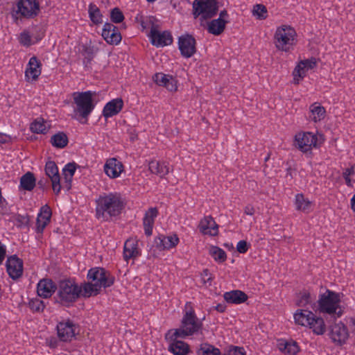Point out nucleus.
Listing matches in <instances>:
<instances>
[{
	"label": "nucleus",
	"instance_id": "obj_20",
	"mask_svg": "<svg viewBox=\"0 0 355 355\" xmlns=\"http://www.w3.org/2000/svg\"><path fill=\"white\" fill-rule=\"evenodd\" d=\"M124 170L123 163L115 157L107 159L104 165V172L110 178H119Z\"/></svg>",
	"mask_w": 355,
	"mask_h": 355
},
{
	"label": "nucleus",
	"instance_id": "obj_22",
	"mask_svg": "<svg viewBox=\"0 0 355 355\" xmlns=\"http://www.w3.org/2000/svg\"><path fill=\"white\" fill-rule=\"evenodd\" d=\"M198 228L200 232L205 235L215 236L218 234V225L211 216H205L202 218Z\"/></svg>",
	"mask_w": 355,
	"mask_h": 355
},
{
	"label": "nucleus",
	"instance_id": "obj_60",
	"mask_svg": "<svg viewBox=\"0 0 355 355\" xmlns=\"http://www.w3.org/2000/svg\"><path fill=\"white\" fill-rule=\"evenodd\" d=\"M218 19H220L223 21H226V24L229 23V15L226 10H221L219 13V17Z\"/></svg>",
	"mask_w": 355,
	"mask_h": 355
},
{
	"label": "nucleus",
	"instance_id": "obj_24",
	"mask_svg": "<svg viewBox=\"0 0 355 355\" xmlns=\"http://www.w3.org/2000/svg\"><path fill=\"white\" fill-rule=\"evenodd\" d=\"M169 335L171 343L168 347V350L174 355H187L189 352V346L187 343L178 340V338H173V331L171 330L166 336Z\"/></svg>",
	"mask_w": 355,
	"mask_h": 355
},
{
	"label": "nucleus",
	"instance_id": "obj_2",
	"mask_svg": "<svg viewBox=\"0 0 355 355\" xmlns=\"http://www.w3.org/2000/svg\"><path fill=\"white\" fill-rule=\"evenodd\" d=\"M87 278L88 282L83 284L84 297H89L98 295L102 288H106L112 286L115 277L103 268L95 267L88 270Z\"/></svg>",
	"mask_w": 355,
	"mask_h": 355
},
{
	"label": "nucleus",
	"instance_id": "obj_16",
	"mask_svg": "<svg viewBox=\"0 0 355 355\" xmlns=\"http://www.w3.org/2000/svg\"><path fill=\"white\" fill-rule=\"evenodd\" d=\"M329 336L334 343L342 345L349 338L348 329L341 322L335 323L331 326Z\"/></svg>",
	"mask_w": 355,
	"mask_h": 355
},
{
	"label": "nucleus",
	"instance_id": "obj_46",
	"mask_svg": "<svg viewBox=\"0 0 355 355\" xmlns=\"http://www.w3.org/2000/svg\"><path fill=\"white\" fill-rule=\"evenodd\" d=\"M252 12L259 19H265L267 17L266 7L262 4H256L253 8Z\"/></svg>",
	"mask_w": 355,
	"mask_h": 355
},
{
	"label": "nucleus",
	"instance_id": "obj_52",
	"mask_svg": "<svg viewBox=\"0 0 355 355\" xmlns=\"http://www.w3.org/2000/svg\"><path fill=\"white\" fill-rule=\"evenodd\" d=\"M354 173L355 171L354 166H352L350 168H345L343 172V178L345 181V184H347V186L349 187H352L353 186L352 183V180L350 178V175H354Z\"/></svg>",
	"mask_w": 355,
	"mask_h": 355
},
{
	"label": "nucleus",
	"instance_id": "obj_28",
	"mask_svg": "<svg viewBox=\"0 0 355 355\" xmlns=\"http://www.w3.org/2000/svg\"><path fill=\"white\" fill-rule=\"evenodd\" d=\"M40 67L41 64L35 57L31 58L25 71L26 78L28 80H36L41 73Z\"/></svg>",
	"mask_w": 355,
	"mask_h": 355
},
{
	"label": "nucleus",
	"instance_id": "obj_21",
	"mask_svg": "<svg viewBox=\"0 0 355 355\" xmlns=\"http://www.w3.org/2000/svg\"><path fill=\"white\" fill-rule=\"evenodd\" d=\"M179 241V238L175 234L170 236L159 235L155 239V244L159 250H168L175 248Z\"/></svg>",
	"mask_w": 355,
	"mask_h": 355
},
{
	"label": "nucleus",
	"instance_id": "obj_31",
	"mask_svg": "<svg viewBox=\"0 0 355 355\" xmlns=\"http://www.w3.org/2000/svg\"><path fill=\"white\" fill-rule=\"evenodd\" d=\"M294 204L297 211L309 213L312 210L313 202L305 198L303 193H297L295 195Z\"/></svg>",
	"mask_w": 355,
	"mask_h": 355
},
{
	"label": "nucleus",
	"instance_id": "obj_9",
	"mask_svg": "<svg viewBox=\"0 0 355 355\" xmlns=\"http://www.w3.org/2000/svg\"><path fill=\"white\" fill-rule=\"evenodd\" d=\"M40 12V3L37 0H18L16 6L11 11L13 20L33 19Z\"/></svg>",
	"mask_w": 355,
	"mask_h": 355
},
{
	"label": "nucleus",
	"instance_id": "obj_12",
	"mask_svg": "<svg viewBox=\"0 0 355 355\" xmlns=\"http://www.w3.org/2000/svg\"><path fill=\"white\" fill-rule=\"evenodd\" d=\"M139 239L137 237L128 239L123 245V258L128 262L130 259L135 260L141 255V250L139 247Z\"/></svg>",
	"mask_w": 355,
	"mask_h": 355
},
{
	"label": "nucleus",
	"instance_id": "obj_29",
	"mask_svg": "<svg viewBox=\"0 0 355 355\" xmlns=\"http://www.w3.org/2000/svg\"><path fill=\"white\" fill-rule=\"evenodd\" d=\"M223 297L227 302L236 304L243 303L248 298V295L244 292L239 290L225 292L223 295Z\"/></svg>",
	"mask_w": 355,
	"mask_h": 355
},
{
	"label": "nucleus",
	"instance_id": "obj_33",
	"mask_svg": "<svg viewBox=\"0 0 355 355\" xmlns=\"http://www.w3.org/2000/svg\"><path fill=\"white\" fill-rule=\"evenodd\" d=\"M98 49L92 45L83 44L82 46L81 54L84 57L83 64L87 67L97 53Z\"/></svg>",
	"mask_w": 355,
	"mask_h": 355
},
{
	"label": "nucleus",
	"instance_id": "obj_37",
	"mask_svg": "<svg viewBox=\"0 0 355 355\" xmlns=\"http://www.w3.org/2000/svg\"><path fill=\"white\" fill-rule=\"evenodd\" d=\"M209 254L218 263H223L227 259V254L225 250L216 245L209 247Z\"/></svg>",
	"mask_w": 355,
	"mask_h": 355
},
{
	"label": "nucleus",
	"instance_id": "obj_14",
	"mask_svg": "<svg viewBox=\"0 0 355 355\" xmlns=\"http://www.w3.org/2000/svg\"><path fill=\"white\" fill-rule=\"evenodd\" d=\"M196 41L189 34L183 35L178 39V47L181 55L186 58L192 57L196 52Z\"/></svg>",
	"mask_w": 355,
	"mask_h": 355
},
{
	"label": "nucleus",
	"instance_id": "obj_32",
	"mask_svg": "<svg viewBox=\"0 0 355 355\" xmlns=\"http://www.w3.org/2000/svg\"><path fill=\"white\" fill-rule=\"evenodd\" d=\"M326 110L318 103H314L309 107V119L315 123L321 121L324 119Z\"/></svg>",
	"mask_w": 355,
	"mask_h": 355
},
{
	"label": "nucleus",
	"instance_id": "obj_53",
	"mask_svg": "<svg viewBox=\"0 0 355 355\" xmlns=\"http://www.w3.org/2000/svg\"><path fill=\"white\" fill-rule=\"evenodd\" d=\"M19 43L24 46H29L32 44L31 37L26 31L21 32L19 37Z\"/></svg>",
	"mask_w": 355,
	"mask_h": 355
},
{
	"label": "nucleus",
	"instance_id": "obj_35",
	"mask_svg": "<svg viewBox=\"0 0 355 355\" xmlns=\"http://www.w3.org/2000/svg\"><path fill=\"white\" fill-rule=\"evenodd\" d=\"M49 141L53 147L63 148L68 144L69 139L64 132H58L52 135Z\"/></svg>",
	"mask_w": 355,
	"mask_h": 355
},
{
	"label": "nucleus",
	"instance_id": "obj_36",
	"mask_svg": "<svg viewBox=\"0 0 355 355\" xmlns=\"http://www.w3.org/2000/svg\"><path fill=\"white\" fill-rule=\"evenodd\" d=\"M35 186V178L31 172H27L20 179V187L23 190L32 191Z\"/></svg>",
	"mask_w": 355,
	"mask_h": 355
},
{
	"label": "nucleus",
	"instance_id": "obj_56",
	"mask_svg": "<svg viewBox=\"0 0 355 355\" xmlns=\"http://www.w3.org/2000/svg\"><path fill=\"white\" fill-rule=\"evenodd\" d=\"M177 83V80L171 76V77H169V79L167 81L164 87H166V89H168L170 92H175L178 89Z\"/></svg>",
	"mask_w": 355,
	"mask_h": 355
},
{
	"label": "nucleus",
	"instance_id": "obj_51",
	"mask_svg": "<svg viewBox=\"0 0 355 355\" xmlns=\"http://www.w3.org/2000/svg\"><path fill=\"white\" fill-rule=\"evenodd\" d=\"M201 283L205 286H211L213 277L208 269H204L200 275Z\"/></svg>",
	"mask_w": 355,
	"mask_h": 355
},
{
	"label": "nucleus",
	"instance_id": "obj_7",
	"mask_svg": "<svg viewBox=\"0 0 355 355\" xmlns=\"http://www.w3.org/2000/svg\"><path fill=\"white\" fill-rule=\"evenodd\" d=\"M294 319L296 324L310 328L316 335H322L326 331L323 318L307 309H297L294 314Z\"/></svg>",
	"mask_w": 355,
	"mask_h": 355
},
{
	"label": "nucleus",
	"instance_id": "obj_13",
	"mask_svg": "<svg viewBox=\"0 0 355 355\" xmlns=\"http://www.w3.org/2000/svg\"><path fill=\"white\" fill-rule=\"evenodd\" d=\"M160 28H156L149 31L147 34L152 45L156 47H163L173 43V37L168 31H160Z\"/></svg>",
	"mask_w": 355,
	"mask_h": 355
},
{
	"label": "nucleus",
	"instance_id": "obj_58",
	"mask_svg": "<svg viewBox=\"0 0 355 355\" xmlns=\"http://www.w3.org/2000/svg\"><path fill=\"white\" fill-rule=\"evenodd\" d=\"M37 295L41 297H44V278L41 279L37 286Z\"/></svg>",
	"mask_w": 355,
	"mask_h": 355
},
{
	"label": "nucleus",
	"instance_id": "obj_38",
	"mask_svg": "<svg viewBox=\"0 0 355 355\" xmlns=\"http://www.w3.org/2000/svg\"><path fill=\"white\" fill-rule=\"evenodd\" d=\"M278 347L281 352L289 355H295L299 352V347L294 341H282L278 344Z\"/></svg>",
	"mask_w": 355,
	"mask_h": 355
},
{
	"label": "nucleus",
	"instance_id": "obj_39",
	"mask_svg": "<svg viewBox=\"0 0 355 355\" xmlns=\"http://www.w3.org/2000/svg\"><path fill=\"white\" fill-rule=\"evenodd\" d=\"M88 13L90 20L96 25L103 23V15L98 6L91 3L89 5Z\"/></svg>",
	"mask_w": 355,
	"mask_h": 355
},
{
	"label": "nucleus",
	"instance_id": "obj_15",
	"mask_svg": "<svg viewBox=\"0 0 355 355\" xmlns=\"http://www.w3.org/2000/svg\"><path fill=\"white\" fill-rule=\"evenodd\" d=\"M78 329V327L69 320L57 324L58 337L63 342L71 341L75 337Z\"/></svg>",
	"mask_w": 355,
	"mask_h": 355
},
{
	"label": "nucleus",
	"instance_id": "obj_42",
	"mask_svg": "<svg viewBox=\"0 0 355 355\" xmlns=\"http://www.w3.org/2000/svg\"><path fill=\"white\" fill-rule=\"evenodd\" d=\"M10 220L19 228L27 227L29 223V217L27 214H14L11 216Z\"/></svg>",
	"mask_w": 355,
	"mask_h": 355
},
{
	"label": "nucleus",
	"instance_id": "obj_41",
	"mask_svg": "<svg viewBox=\"0 0 355 355\" xmlns=\"http://www.w3.org/2000/svg\"><path fill=\"white\" fill-rule=\"evenodd\" d=\"M44 206H42L40 210V213L37 215L36 220V232L37 238H42V234L44 230Z\"/></svg>",
	"mask_w": 355,
	"mask_h": 355
},
{
	"label": "nucleus",
	"instance_id": "obj_50",
	"mask_svg": "<svg viewBox=\"0 0 355 355\" xmlns=\"http://www.w3.org/2000/svg\"><path fill=\"white\" fill-rule=\"evenodd\" d=\"M306 71H307L303 67V66H301L300 62H299L293 72L295 83L297 84L299 83V78H303L306 76Z\"/></svg>",
	"mask_w": 355,
	"mask_h": 355
},
{
	"label": "nucleus",
	"instance_id": "obj_48",
	"mask_svg": "<svg viewBox=\"0 0 355 355\" xmlns=\"http://www.w3.org/2000/svg\"><path fill=\"white\" fill-rule=\"evenodd\" d=\"M171 76L163 73H156L153 78L157 85L164 87Z\"/></svg>",
	"mask_w": 355,
	"mask_h": 355
},
{
	"label": "nucleus",
	"instance_id": "obj_64",
	"mask_svg": "<svg viewBox=\"0 0 355 355\" xmlns=\"http://www.w3.org/2000/svg\"><path fill=\"white\" fill-rule=\"evenodd\" d=\"M349 327L352 333L355 335V318H351L349 319Z\"/></svg>",
	"mask_w": 355,
	"mask_h": 355
},
{
	"label": "nucleus",
	"instance_id": "obj_49",
	"mask_svg": "<svg viewBox=\"0 0 355 355\" xmlns=\"http://www.w3.org/2000/svg\"><path fill=\"white\" fill-rule=\"evenodd\" d=\"M58 291V286L50 279H46V299L51 297L52 295Z\"/></svg>",
	"mask_w": 355,
	"mask_h": 355
},
{
	"label": "nucleus",
	"instance_id": "obj_6",
	"mask_svg": "<svg viewBox=\"0 0 355 355\" xmlns=\"http://www.w3.org/2000/svg\"><path fill=\"white\" fill-rule=\"evenodd\" d=\"M297 37L294 28L288 25H282L277 28L273 40L277 50L288 53L293 50L297 42Z\"/></svg>",
	"mask_w": 355,
	"mask_h": 355
},
{
	"label": "nucleus",
	"instance_id": "obj_43",
	"mask_svg": "<svg viewBox=\"0 0 355 355\" xmlns=\"http://www.w3.org/2000/svg\"><path fill=\"white\" fill-rule=\"evenodd\" d=\"M315 299H312L311 294L307 291L301 292L299 294L297 305L301 307H305L311 304Z\"/></svg>",
	"mask_w": 355,
	"mask_h": 355
},
{
	"label": "nucleus",
	"instance_id": "obj_34",
	"mask_svg": "<svg viewBox=\"0 0 355 355\" xmlns=\"http://www.w3.org/2000/svg\"><path fill=\"white\" fill-rule=\"evenodd\" d=\"M226 21L221 20L220 19H212L207 23V30L209 33L214 35H219L225 29Z\"/></svg>",
	"mask_w": 355,
	"mask_h": 355
},
{
	"label": "nucleus",
	"instance_id": "obj_55",
	"mask_svg": "<svg viewBox=\"0 0 355 355\" xmlns=\"http://www.w3.org/2000/svg\"><path fill=\"white\" fill-rule=\"evenodd\" d=\"M301 64V66L302 65L303 67L306 70L312 69L316 66V60L314 58H311V59H307L304 60H302L300 62Z\"/></svg>",
	"mask_w": 355,
	"mask_h": 355
},
{
	"label": "nucleus",
	"instance_id": "obj_63",
	"mask_svg": "<svg viewBox=\"0 0 355 355\" xmlns=\"http://www.w3.org/2000/svg\"><path fill=\"white\" fill-rule=\"evenodd\" d=\"M51 210L50 207L46 205V226L50 223L51 218Z\"/></svg>",
	"mask_w": 355,
	"mask_h": 355
},
{
	"label": "nucleus",
	"instance_id": "obj_8",
	"mask_svg": "<svg viewBox=\"0 0 355 355\" xmlns=\"http://www.w3.org/2000/svg\"><path fill=\"white\" fill-rule=\"evenodd\" d=\"M83 286H78L75 281L71 279L60 281L57 296L60 304L69 306L83 295Z\"/></svg>",
	"mask_w": 355,
	"mask_h": 355
},
{
	"label": "nucleus",
	"instance_id": "obj_57",
	"mask_svg": "<svg viewBox=\"0 0 355 355\" xmlns=\"http://www.w3.org/2000/svg\"><path fill=\"white\" fill-rule=\"evenodd\" d=\"M249 248H250V245H248V243L244 240H241V241H239L236 245V250L239 253H242V254L247 252Z\"/></svg>",
	"mask_w": 355,
	"mask_h": 355
},
{
	"label": "nucleus",
	"instance_id": "obj_5",
	"mask_svg": "<svg viewBox=\"0 0 355 355\" xmlns=\"http://www.w3.org/2000/svg\"><path fill=\"white\" fill-rule=\"evenodd\" d=\"M340 302V293L327 289L325 293L319 295L318 309L320 313L340 318L344 312Z\"/></svg>",
	"mask_w": 355,
	"mask_h": 355
},
{
	"label": "nucleus",
	"instance_id": "obj_18",
	"mask_svg": "<svg viewBox=\"0 0 355 355\" xmlns=\"http://www.w3.org/2000/svg\"><path fill=\"white\" fill-rule=\"evenodd\" d=\"M46 175L51 182L52 189L55 195H58L61 191L60 176L56 164L53 161L46 162Z\"/></svg>",
	"mask_w": 355,
	"mask_h": 355
},
{
	"label": "nucleus",
	"instance_id": "obj_19",
	"mask_svg": "<svg viewBox=\"0 0 355 355\" xmlns=\"http://www.w3.org/2000/svg\"><path fill=\"white\" fill-rule=\"evenodd\" d=\"M102 37L109 44L117 45L122 37L118 28L112 24L105 23L102 31Z\"/></svg>",
	"mask_w": 355,
	"mask_h": 355
},
{
	"label": "nucleus",
	"instance_id": "obj_4",
	"mask_svg": "<svg viewBox=\"0 0 355 355\" xmlns=\"http://www.w3.org/2000/svg\"><path fill=\"white\" fill-rule=\"evenodd\" d=\"M73 98V112L75 118L82 123H86L88 117L94 109L93 93L91 91L74 92Z\"/></svg>",
	"mask_w": 355,
	"mask_h": 355
},
{
	"label": "nucleus",
	"instance_id": "obj_47",
	"mask_svg": "<svg viewBox=\"0 0 355 355\" xmlns=\"http://www.w3.org/2000/svg\"><path fill=\"white\" fill-rule=\"evenodd\" d=\"M110 19L113 23L119 24L123 21L124 15L119 8H114L111 10Z\"/></svg>",
	"mask_w": 355,
	"mask_h": 355
},
{
	"label": "nucleus",
	"instance_id": "obj_30",
	"mask_svg": "<svg viewBox=\"0 0 355 355\" xmlns=\"http://www.w3.org/2000/svg\"><path fill=\"white\" fill-rule=\"evenodd\" d=\"M148 168L152 173L160 178H164L169 173L168 165L164 162L152 160L148 164Z\"/></svg>",
	"mask_w": 355,
	"mask_h": 355
},
{
	"label": "nucleus",
	"instance_id": "obj_23",
	"mask_svg": "<svg viewBox=\"0 0 355 355\" xmlns=\"http://www.w3.org/2000/svg\"><path fill=\"white\" fill-rule=\"evenodd\" d=\"M135 21L141 27V31L150 29V31L160 28L159 20L154 16H144L139 12L135 17Z\"/></svg>",
	"mask_w": 355,
	"mask_h": 355
},
{
	"label": "nucleus",
	"instance_id": "obj_44",
	"mask_svg": "<svg viewBox=\"0 0 355 355\" xmlns=\"http://www.w3.org/2000/svg\"><path fill=\"white\" fill-rule=\"evenodd\" d=\"M28 306L33 312L42 313L44 309L43 301L37 297L29 300Z\"/></svg>",
	"mask_w": 355,
	"mask_h": 355
},
{
	"label": "nucleus",
	"instance_id": "obj_54",
	"mask_svg": "<svg viewBox=\"0 0 355 355\" xmlns=\"http://www.w3.org/2000/svg\"><path fill=\"white\" fill-rule=\"evenodd\" d=\"M226 355H245V351L243 347L230 346Z\"/></svg>",
	"mask_w": 355,
	"mask_h": 355
},
{
	"label": "nucleus",
	"instance_id": "obj_59",
	"mask_svg": "<svg viewBox=\"0 0 355 355\" xmlns=\"http://www.w3.org/2000/svg\"><path fill=\"white\" fill-rule=\"evenodd\" d=\"M295 175V169L289 166L286 170V178H289L290 180L293 179Z\"/></svg>",
	"mask_w": 355,
	"mask_h": 355
},
{
	"label": "nucleus",
	"instance_id": "obj_1",
	"mask_svg": "<svg viewBox=\"0 0 355 355\" xmlns=\"http://www.w3.org/2000/svg\"><path fill=\"white\" fill-rule=\"evenodd\" d=\"M95 217L101 222L117 218L125 207L123 195L116 191L103 193L95 200Z\"/></svg>",
	"mask_w": 355,
	"mask_h": 355
},
{
	"label": "nucleus",
	"instance_id": "obj_11",
	"mask_svg": "<svg viewBox=\"0 0 355 355\" xmlns=\"http://www.w3.org/2000/svg\"><path fill=\"white\" fill-rule=\"evenodd\" d=\"M294 146L303 153H307L313 148L320 147L318 135L311 132L300 131L295 134Z\"/></svg>",
	"mask_w": 355,
	"mask_h": 355
},
{
	"label": "nucleus",
	"instance_id": "obj_3",
	"mask_svg": "<svg viewBox=\"0 0 355 355\" xmlns=\"http://www.w3.org/2000/svg\"><path fill=\"white\" fill-rule=\"evenodd\" d=\"M202 320L197 317L191 302H187L181 324L179 328L173 330V338H184L199 334H202Z\"/></svg>",
	"mask_w": 355,
	"mask_h": 355
},
{
	"label": "nucleus",
	"instance_id": "obj_45",
	"mask_svg": "<svg viewBox=\"0 0 355 355\" xmlns=\"http://www.w3.org/2000/svg\"><path fill=\"white\" fill-rule=\"evenodd\" d=\"M31 130L35 133H44V119L43 118H40L35 120L31 124Z\"/></svg>",
	"mask_w": 355,
	"mask_h": 355
},
{
	"label": "nucleus",
	"instance_id": "obj_17",
	"mask_svg": "<svg viewBox=\"0 0 355 355\" xmlns=\"http://www.w3.org/2000/svg\"><path fill=\"white\" fill-rule=\"evenodd\" d=\"M6 271L10 278L16 280L21 277L23 274V261L17 255H12L8 257L6 262Z\"/></svg>",
	"mask_w": 355,
	"mask_h": 355
},
{
	"label": "nucleus",
	"instance_id": "obj_10",
	"mask_svg": "<svg viewBox=\"0 0 355 355\" xmlns=\"http://www.w3.org/2000/svg\"><path fill=\"white\" fill-rule=\"evenodd\" d=\"M222 0H195L193 3V15L195 18L200 17L201 22L215 16L220 6Z\"/></svg>",
	"mask_w": 355,
	"mask_h": 355
},
{
	"label": "nucleus",
	"instance_id": "obj_61",
	"mask_svg": "<svg viewBox=\"0 0 355 355\" xmlns=\"http://www.w3.org/2000/svg\"><path fill=\"white\" fill-rule=\"evenodd\" d=\"M254 212H255L254 208L251 205H248L244 208V213L246 215L252 216L254 214Z\"/></svg>",
	"mask_w": 355,
	"mask_h": 355
},
{
	"label": "nucleus",
	"instance_id": "obj_27",
	"mask_svg": "<svg viewBox=\"0 0 355 355\" xmlns=\"http://www.w3.org/2000/svg\"><path fill=\"white\" fill-rule=\"evenodd\" d=\"M78 166V164L75 162H70L67 164L62 169L64 180L62 188L66 189L67 191L71 189L73 178Z\"/></svg>",
	"mask_w": 355,
	"mask_h": 355
},
{
	"label": "nucleus",
	"instance_id": "obj_40",
	"mask_svg": "<svg viewBox=\"0 0 355 355\" xmlns=\"http://www.w3.org/2000/svg\"><path fill=\"white\" fill-rule=\"evenodd\" d=\"M198 355H220V350L207 343L200 345L196 351Z\"/></svg>",
	"mask_w": 355,
	"mask_h": 355
},
{
	"label": "nucleus",
	"instance_id": "obj_62",
	"mask_svg": "<svg viewBox=\"0 0 355 355\" xmlns=\"http://www.w3.org/2000/svg\"><path fill=\"white\" fill-rule=\"evenodd\" d=\"M6 254V248L3 245L0 244V265L3 263Z\"/></svg>",
	"mask_w": 355,
	"mask_h": 355
},
{
	"label": "nucleus",
	"instance_id": "obj_25",
	"mask_svg": "<svg viewBox=\"0 0 355 355\" xmlns=\"http://www.w3.org/2000/svg\"><path fill=\"white\" fill-rule=\"evenodd\" d=\"M158 215L159 211L157 207H150L145 212L143 218V226L145 234L147 236L152 235L155 220Z\"/></svg>",
	"mask_w": 355,
	"mask_h": 355
},
{
	"label": "nucleus",
	"instance_id": "obj_26",
	"mask_svg": "<svg viewBox=\"0 0 355 355\" xmlns=\"http://www.w3.org/2000/svg\"><path fill=\"white\" fill-rule=\"evenodd\" d=\"M123 107V101L121 98H116L107 103L103 109V116L105 119L118 114Z\"/></svg>",
	"mask_w": 355,
	"mask_h": 355
}]
</instances>
